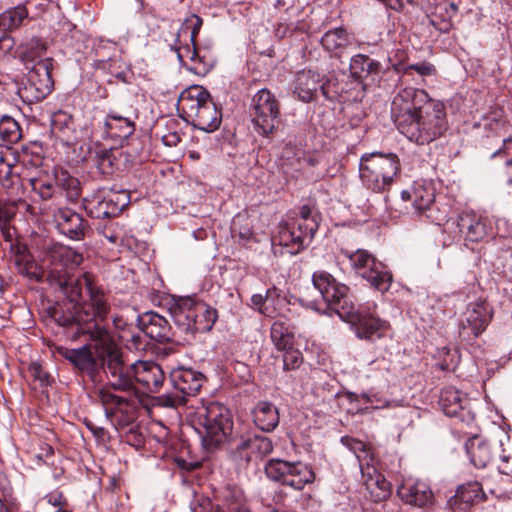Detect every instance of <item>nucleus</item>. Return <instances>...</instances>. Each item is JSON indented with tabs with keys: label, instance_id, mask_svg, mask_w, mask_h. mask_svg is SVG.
I'll return each mask as SVG.
<instances>
[{
	"label": "nucleus",
	"instance_id": "obj_1",
	"mask_svg": "<svg viewBox=\"0 0 512 512\" xmlns=\"http://www.w3.org/2000/svg\"><path fill=\"white\" fill-rule=\"evenodd\" d=\"M391 117L399 132L418 145L441 138L449 128L445 104L414 87H405L394 96Z\"/></svg>",
	"mask_w": 512,
	"mask_h": 512
},
{
	"label": "nucleus",
	"instance_id": "obj_2",
	"mask_svg": "<svg viewBox=\"0 0 512 512\" xmlns=\"http://www.w3.org/2000/svg\"><path fill=\"white\" fill-rule=\"evenodd\" d=\"M88 301L77 306L78 329L72 334V340L85 337L93 346H106L113 339L108 329L102 324L110 311V304L102 288L93 281L87 292Z\"/></svg>",
	"mask_w": 512,
	"mask_h": 512
},
{
	"label": "nucleus",
	"instance_id": "obj_3",
	"mask_svg": "<svg viewBox=\"0 0 512 512\" xmlns=\"http://www.w3.org/2000/svg\"><path fill=\"white\" fill-rule=\"evenodd\" d=\"M194 425L201 437L203 448L213 452L227 442L233 421L227 407L218 402H209L196 412Z\"/></svg>",
	"mask_w": 512,
	"mask_h": 512
},
{
	"label": "nucleus",
	"instance_id": "obj_4",
	"mask_svg": "<svg viewBox=\"0 0 512 512\" xmlns=\"http://www.w3.org/2000/svg\"><path fill=\"white\" fill-rule=\"evenodd\" d=\"M169 313L177 328L190 335L209 332L218 318L215 308L191 296L175 299Z\"/></svg>",
	"mask_w": 512,
	"mask_h": 512
},
{
	"label": "nucleus",
	"instance_id": "obj_5",
	"mask_svg": "<svg viewBox=\"0 0 512 512\" xmlns=\"http://www.w3.org/2000/svg\"><path fill=\"white\" fill-rule=\"evenodd\" d=\"M179 107L193 126L202 131L213 132L222 122L221 110L210 93L200 86L184 91L179 98Z\"/></svg>",
	"mask_w": 512,
	"mask_h": 512
},
{
	"label": "nucleus",
	"instance_id": "obj_6",
	"mask_svg": "<svg viewBox=\"0 0 512 512\" xmlns=\"http://www.w3.org/2000/svg\"><path fill=\"white\" fill-rule=\"evenodd\" d=\"M399 172L400 161L394 153L372 152L360 158V179L373 192L389 190Z\"/></svg>",
	"mask_w": 512,
	"mask_h": 512
},
{
	"label": "nucleus",
	"instance_id": "obj_7",
	"mask_svg": "<svg viewBox=\"0 0 512 512\" xmlns=\"http://www.w3.org/2000/svg\"><path fill=\"white\" fill-rule=\"evenodd\" d=\"M112 389L122 393L137 392L133 364L126 365L122 353L111 339L106 346H93Z\"/></svg>",
	"mask_w": 512,
	"mask_h": 512
},
{
	"label": "nucleus",
	"instance_id": "obj_8",
	"mask_svg": "<svg viewBox=\"0 0 512 512\" xmlns=\"http://www.w3.org/2000/svg\"><path fill=\"white\" fill-rule=\"evenodd\" d=\"M169 378L175 391L162 396L161 402L173 408L186 404L189 397L196 396L207 380L202 372L186 366L174 368Z\"/></svg>",
	"mask_w": 512,
	"mask_h": 512
},
{
	"label": "nucleus",
	"instance_id": "obj_9",
	"mask_svg": "<svg viewBox=\"0 0 512 512\" xmlns=\"http://www.w3.org/2000/svg\"><path fill=\"white\" fill-rule=\"evenodd\" d=\"M106 417L121 427L130 425L136 419L140 402L138 392L116 394L110 388H102L98 392Z\"/></svg>",
	"mask_w": 512,
	"mask_h": 512
},
{
	"label": "nucleus",
	"instance_id": "obj_10",
	"mask_svg": "<svg viewBox=\"0 0 512 512\" xmlns=\"http://www.w3.org/2000/svg\"><path fill=\"white\" fill-rule=\"evenodd\" d=\"M264 471L266 476L284 486L302 490L306 484L315 479L313 470L302 462H288L278 458L270 459Z\"/></svg>",
	"mask_w": 512,
	"mask_h": 512
},
{
	"label": "nucleus",
	"instance_id": "obj_11",
	"mask_svg": "<svg viewBox=\"0 0 512 512\" xmlns=\"http://www.w3.org/2000/svg\"><path fill=\"white\" fill-rule=\"evenodd\" d=\"M250 114L257 133L268 136L280 122L279 101L270 90L261 89L252 98Z\"/></svg>",
	"mask_w": 512,
	"mask_h": 512
},
{
	"label": "nucleus",
	"instance_id": "obj_12",
	"mask_svg": "<svg viewBox=\"0 0 512 512\" xmlns=\"http://www.w3.org/2000/svg\"><path fill=\"white\" fill-rule=\"evenodd\" d=\"M341 254L346 257L351 267L366 279L372 287L385 292L387 291L392 282V275L388 271L382 270V264L377 262L375 257L364 249H357L350 251L342 249Z\"/></svg>",
	"mask_w": 512,
	"mask_h": 512
},
{
	"label": "nucleus",
	"instance_id": "obj_13",
	"mask_svg": "<svg viewBox=\"0 0 512 512\" xmlns=\"http://www.w3.org/2000/svg\"><path fill=\"white\" fill-rule=\"evenodd\" d=\"M339 317L352 324L358 338L374 340L383 337L388 323L375 317L371 312L357 307L353 302H345Z\"/></svg>",
	"mask_w": 512,
	"mask_h": 512
},
{
	"label": "nucleus",
	"instance_id": "obj_14",
	"mask_svg": "<svg viewBox=\"0 0 512 512\" xmlns=\"http://www.w3.org/2000/svg\"><path fill=\"white\" fill-rule=\"evenodd\" d=\"M52 66V58L40 59L31 67L26 66L29 71L27 81L21 90L23 98L29 102H38L50 94L53 89Z\"/></svg>",
	"mask_w": 512,
	"mask_h": 512
},
{
	"label": "nucleus",
	"instance_id": "obj_15",
	"mask_svg": "<svg viewBox=\"0 0 512 512\" xmlns=\"http://www.w3.org/2000/svg\"><path fill=\"white\" fill-rule=\"evenodd\" d=\"M312 284L322 296L323 300L332 307L339 315L345 302H353L350 288L336 280V278L325 270H316L312 274Z\"/></svg>",
	"mask_w": 512,
	"mask_h": 512
},
{
	"label": "nucleus",
	"instance_id": "obj_16",
	"mask_svg": "<svg viewBox=\"0 0 512 512\" xmlns=\"http://www.w3.org/2000/svg\"><path fill=\"white\" fill-rule=\"evenodd\" d=\"M492 319V310L485 300L470 303L460 323L459 336L466 341L479 337Z\"/></svg>",
	"mask_w": 512,
	"mask_h": 512
},
{
	"label": "nucleus",
	"instance_id": "obj_17",
	"mask_svg": "<svg viewBox=\"0 0 512 512\" xmlns=\"http://www.w3.org/2000/svg\"><path fill=\"white\" fill-rule=\"evenodd\" d=\"M457 227L465 241L480 242L492 236L490 220L473 211L462 212L458 216Z\"/></svg>",
	"mask_w": 512,
	"mask_h": 512
},
{
	"label": "nucleus",
	"instance_id": "obj_18",
	"mask_svg": "<svg viewBox=\"0 0 512 512\" xmlns=\"http://www.w3.org/2000/svg\"><path fill=\"white\" fill-rule=\"evenodd\" d=\"M18 157L12 147L0 145V185L10 194H18L21 178L17 171Z\"/></svg>",
	"mask_w": 512,
	"mask_h": 512
},
{
	"label": "nucleus",
	"instance_id": "obj_19",
	"mask_svg": "<svg viewBox=\"0 0 512 512\" xmlns=\"http://www.w3.org/2000/svg\"><path fill=\"white\" fill-rule=\"evenodd\" d=\"M401 198L403 201L412 202L416 214L423 215L432 222L438 221V219L432 215V206L435 201V191L433 187L416 182L411 189L401 192Z\"/></svg>",
	"mask_w": 512,
	"mask_h": 512
},
{
	"label": "nucleus",
	"instance_id": "obj_20",
	"mask_svg": "<svg viewBox=\"0 0 512 512\" xmlns=\"http://www.w3.org/2000/svg\"><path fill=\"white\" fill-rule=\"evenodd\" d=\"M136 384L144 392L157 393L165 382V374L161 366L152 361H138L133 363Z\"/></svg>",
	"mask_w": 512,
	"mask_h": 512
},
{
	"label": "nucleus",
	"instance_id": "obj_21",
	"mask_svg": "<svg viewBox=\"0 0 512 512\" xmlns=\"http://www.w3.org/2000/svg\"><path fill=\"white\" fill-rule=\"evenodd\" d=\"M53 219L61 234L72 240H82L88 225L86 220L69 208H58L53 213Z\"/></svg>",
	"mask_w": 512,
	"mask_h": 512
},
{
	"label": "nucleus",
	"instance_id": "obj_22",
	"mask_svg": "<svg viewBox=\"0 0 512 512\" xmlns=\"http://www.w3.org/2000/svg\"><path fill=\"white\" fill-rule=\"evenodd\" d=\"M137 326L145 336L160 343L172 339L171 325L161 315L149 311L137 316Z\"/></svg>",
	"mask_w": 512,
	"mask_h": 512
},
{
	"label": "nucleus",
	"instance_id": "obj_23",
	"mask_svg": "<svg viewBox=\"0 0 512 512\" xmlns=\"http://www.w3.org/2000/svg\"><path fill=\"white\" fill-rule=\"evenodd\" d=\"M61 355L68 360L80 372L94 378L98 372L99 358L94 357L92 353V344L86 343L80 348L68 349L60 351Z\"/></svg>",
	"mask_w": 512,
	"mask_h": 512
},
{
	"label": "nucleus",
	"instance_id": "obj_24",
	"mask_svg": "<svg viewBox=\"0 0 512 512\" xmlns=\"http://www.w3.org/2000/svg\"><path fill=\"white\" fill-rule=\"evenodd\" d=\"M398 496L407 504L426 507L433 503V493L425 482L405 481L397 489Z\"/></svg>",
	"mask_w": 512,
	"mask_h": 512
},
{
	"label": "nucleus",
	"instance_id": "obj_25",
	"mask_svg": "<svg viewBox=\"0 0 512 512\" xmlns=\"http://www.w3.org/2000/svg\"><path fill=\"white\" fill-rule=\"evenodd\" d=\"M321 89L324 96L327 95L325 91V84L322 83L320 75L311 70H303L298 72L295 79L294 93L303 102H309L314 99L318 89Z\"/></svg>",
	"mask_w": 512,
	"mask_h": 512
},
{
	"label": "nucleus",
	"instance_id": "obj_26",
	"mask_svg": "<svg viewBox=\"0 0 512 512\" xmlns=\"http://www.w3.org/2000/svg\"><path fill=\"white\" fill-rule=\"evenodd\" d=\"M29 184L34 193L43 201L55 200L60 202L62 192L58 191L56 171H40L29 179Z\"/></svg>",
	"mask_w": 512,
	"mask_h": 512
},
{
	"label": "nucleus",
	"instance_id": "obj_27",
	"mask_svg": "<svg viewBox=\"0 0 512 512\" xmlns=\"http://www.w3.org/2000/svg\"><path fill=\"white\" fill-rule=\"evenodd\" d=\"M115 195L104 197L101 195H93L84 199V208L86 212L93 218L103 219L116 216L125 205L119 206L114 199Z\"/></svg>",
	"mask_w": 512,
	"mask_h": 512
},
{
	"label": "nucleus",
	"instance_id": "obj_28",
	"mask_svg": "<svg viewBox=\"0 0 512 512\" xmlns=\"http://www.w3.org/2000/svg\"><path fill=\"white\" fill-rule=\"evenodd\" d=\"M94 281V276L88 272L79 276H68L59 280L60 290L65 294L71 303L78 306L82 303L83 290L88 292Z\"/></svg>",
	"mask_w": 512,
	"mask_h": 512
},
{
	"label": "nucleus",
	"instance_id": "obj_29",
	"mask_svg": "<svg viewBox=\"0 0 512 512\" xmlns=\"http://www.w3.org/2000/svg\"><path fill=\"white\" fill-rule=\"evenodd\" d=\"M354 43V38L343 27H337L324 33L321 38L322 47L336 57H340Z\"/></svg>",
	"mask_w": 512,
	"mask_h": 512
},
{
	"label": "nucleus",
	"instance_id": "obj_30",
	"mask_svg": "<svg viewBox=\"0 0 512 512\" xmlns=\"http://www.w3.org/2000/svg\"><path fill=\"white\" fill-rule=\"evenodd\" d=\"M486 498L482 485L477 481H470L458 487L456 494L451 497L448 504L451 508L464 504L465 507L477 504Z\"/></svg>",
	"mask_w": 512,
	"mask_h": 512
},
{
	"label": "nucleus",
	"instance_id": "obj_31",
	"mask_svg": "<svg viewBox=\"0 0 512 512\" xmlns=\"http://www.w3.org/2000/svg\"><path fill=\"white\" fill-rule=\"evenodd\" d=\"M467 403V398L454 387H445L440 393L439 405L449 417L460 416Z\"/></svg>",
	"mask_w": 512,
	"mask_h": 512
},
{
	"label": "nucleus",
	"instance_id": "obj_32",
	"mask_svg": "<svg viewBox=\"0 0 512 512\" xmlns=\"http://www.w3.org/2000/svg\"><path fill=\"white\" fill-rule=\"evenodd\" d=\"M255 425L262 431L270 432L279 424V412L271 402L261 401L253 410Z\"/></svg>",
	"mask_w": 512,
	"mask_h": 512
},
{
	"label": "nucleus",
	"instance_id": "obj_33",
	"mask_svg": "<svg viewBox=\"0 0 512 512\" xmlns=\"http://www.w3.org/2000/svg\"><path fill=\"white\" fill-rule=\"evenodd\" d=\"M366 464V468L361 465V472L363 477H365V485L367 489L370 490L371 493L375 494L377 500L386 499L391 492L390 482L387 481L381 473H378L374 467H370L368 461Z\"/></svg>",
	"mask_w": 512,
	"mask_h": 512
},
{
	"label": "nucleus",
	"instance_id": "obj_34",
	"mask_svg": "<svg viewBox=\"0 0 512 512\" xmlns=\"http://www.w3.org/2000/svg\"><path fill=\"white\" fill-rule=\"evenodd\" d=\"M104 126L113 137L128 138L135 131V123L128 117L111 111L107 114Z\"/></svg>",
	"mask_w": 512,
	"mask_h": 512
},
{
	"label": "nucleus",
	"instance_id": "obj_35",
	"mask_svg": "<svg viewBox=\"0 0 512 512\" xmlns=\"http://www.w3.org/2000/svg\"><path fill=\"white\" fill-rule=\"evenodd\" d=\"M466 451L477 468H485L493 458L490 445L477 437L466 443Z\"/></svg>",
	"mask_w": 512,
	"mask_h": 512
},
{
	"label": "nucleus",
	"instance_id": "obj_36",
	"mask_svg": "<svg viewBox=\"0 0 512 512\" xmlns=\"http://www.w3.org/2000/svg\"><path fill=\"white\" fill-rule=\"evenodd\" d=\"M380 63L364 54H357L351 58L350 73L357 80H363L368 76L378 74Z\"/></svg>",
	"mask_w": 512,
	"mask_h": 512
},
{
	"label": "nucleus",
	"instance_id": "obj_37",
	"mask_svg": "<svg viewBox=\"0 0 512 512\" xmlns=\"http://www.w3.org/2000/svg\"><path fill=\"white\" fill-rule=\"evenodd\" d=\"M48 256L52 262H58L66 267H77L83 262V255L69 246L62 244L53 245Z\"/></svg>",
	"mask_w": 512,
	"mask_h": 512
},
{
	"label": "nucleus",
	"instance_id": "obj_38",
	"mask_svg": "<svg viewBox=\"0 0 512 512\" xmlns=\"http://www.w3.org/2000/svg\"><path fill=\"white\" fill-rule=\"evenodd\" d=\"M457 13L458 5L455 2L440 4L436 8L431 22L440 32L448 33L453 28L452 19Z\"/></svg>",
	"mask_w": 512,
	"mask_h": 512
},
{
	"label": "nucleus",
	"instance_id": "obj_39",
	"mask_svg": "<svg viewBox=\"0 0 512 512\" xmlns=\"http://www.w3.org/2000/svg\"><path fill=\"white\" fill-rule=\"evenodd\" d=\"M58 191L62 192V198L68 201H75L81 195L80 182L71 176L67 171H56Z\"/></svg>",
	"mask_w": 512,
	"mask_h": 512
},
{
	"label": "nucleus",
	"instance_id": "obj_40",
	"mask_svg": "<svg viewBox=\"0 0 512 512\" xmlns=\"http://www.w3.org/2000/svg\"><path fill=\"white\" fill-rule=\"evenodd\" d=\"M240 450H249L255 457H265L273 451V443L270 438L263 435H254L241 441Z\"/></svg>",
	"mask_w": 512,
	"mask_h": 512
},
{
	"label": "nucleus",
	"instance_id": "obj_41",
	"mask_svg": "<svg viewBox=\"0 0 512 512\" xmlns=\"http://www.w3.org/2000/svg\"><path fill=\"white\" fill-rule=\"evenodd\" d=\"M271 341L277 350L282 351L293 346L294 335L282 321H275L270 329Z\"/></svg>",
	"mask_w": 512,
	"mask_h": 512
},
{
	"label": "nucleus",
	"instance_id": "obj_42",
	"mask_svg": "<svg viewBox=\"0 0 512 512\" xmlns=\"http://www.w3.org/2000/svg\"><path fill=\"white\" fill-rule=\"evenodd\" d=\"M27 16L28 11L25 6L19 5L10 8L0 14V29L13 31L22 25Z\"/></svg>",
	"mask_w": 512,
	"mask_h": 512
},
{
	"label": "nucleus",
	"instance_id": "obj_43",
	"mask_svg": "<svg viewBox=\"0 0 512 512\" xmlns=\"http://www.w3.org/2000/svg\"><path fill=\"white\" fill-rule=\"evenodd\" d=\"M216 59L211 51L207 48L197 49V56L193 59L189 70L196 75L205 76L214 67Z\"/></svg>",
	"mask_w": 512,
	"mask_h": 512
},
{
	"label": "nucleus",
	"instance_id": "obj_44",
	"mask_svg": "<svg viewBox=\"0 0 512 512\" xmlns=\"http://www.w3.org/2000/svg\"><path fill=\"white\" fill-rule=\"evenodd\" d=\"M288 224L300 236V244H305V246L312 241L319 226L318 219H293Z\"/></svg>",
	"mask_w": 512,
	"mask_h": 512
},
{
	"label": "nucleus",
	"instance_id": "obj_45",
	"mask_svg": "<svg viewBox=\"0 0 512 512\" xmlns=\"http://www.w3.org/2000/svg\"><path fill=\"white\" fill-rule=\"evenodd\" d=\"M0 138L9 144L16 143L21 139V129L15 119L10 116L0 118Z\"/></svg>",
	"mask_w": 512,
	"mask_h": 512
},
{
	"label": "nucleus",
	"instance_id": "obj_46",
	"mask_svg": "<svg viewBox=\"0 0 512 512\" xmlns=\"http://www.w3.org/2000/svg\"><path fill=\"white\" fill-rule=\"evenodd\" d=\"M277 237L280 245L291 247V253H297L305 247V244H300V236L288 223L280 226Z\"/></svg>",
	"mask_w": 512,
	"mask_h": 512
},
{
	"label": "nucleus",
	"instance_id": "obj_47",
	"mask_svg": "<svg viewBox=\"0 0 512 512\" xmlns=\"http://www.w3.org/2000/svg\"><path fill=\"white\" fill-rule=\"evenodd\" d=\"M47 50L45 42H43L40 38H32L26 45L23 47L21 52V59L26 63V66L29 63H33L37 58H41L45 55Z\"/></svg>",
	"mask_w": 512,
	"mask_h": 512
},
{
	"label": "nucleus",
	"instance_id": "obj_48",
	"mask_svg": "<svg viewBox=\"0 0 512 512\" xmlns=\"http://www.w3.org/2000/svg\"><path fill=\"white\" fill-rule=\"evenodd\" d=\"M115 157L111 149L101 148L96 151L95 165L102 175L113 173Z\"/></svg>",
	"mask_w": 512,
	"mask_h": 512
},
{
	"label": "nucleus",
	"instance_id": "obj_49",
	"mask_svg": "<svg viewBox=\"0 0 512 512\" xmlns=\"http://www.w3.org/2000/svg\"><path fill=\"white\" fill-rule=\"evenodd\" d=\"M144 334L139 329L138 332L129 331L127 333L120 334V339L124 342L126 348L131 351H145L147 348V341L145 337L142 335Z\"/></svg>",
	"mask_w": 512,
	"mask_h": 512
},
{
	"label": "nucleus",
	"instance_id": "obj_50",
	"mask_svg": "<svg viewBox=\"0 0 512 512\" xmlns=\"http://www.w3.org/2000/svg\"><path fill=\"white\" fill-rule=\"evenodd\" d=\"M202 25V18L196 14H192L185 20L184 24L182 25L178 33V38L182 36H189L190 42H196V37L199 34Z\"/></svg>",
	"mask_w": 512,
	"mask_h": 512
},
{
	"label": "nucleus",
	"instance_id": "obj_51",
	"mask_svg": "<svg viewBox=\"0 0 512 512\" xmlns=\"http://www.w3.org/2000/svg\"><path fill=\"white\" fill-rule=\"evenodd\" d=\"M485 128L500 134L502 130L506 128V122L504 120V112L501 108H493L490 113L483 117Z\"/></svg>",
	"mask_w": 512,
	"mask_h": 512
},
{
	"label": "nucleus",
	"instance_id": "obj_52",
	"mask_svg": "<svg viewBox=\"0 0 512 512\" xmlns=\"http://www.w3.org/2000/svg\"><path fill=\"white\" fill-rule=\"evenodd\" d=\"M341 442L343 445H345L347 448H349L353 453L356 454L360 466L363 465L362 462L367 460V457L369 455L368 453V446L366 443L357 440L355 438L351 437H342Z\"/></svg>",
	"mask_w": 512,
	"mask_h": 512
},
{
	"label": "nucleus",
	"instance_id": "obj_53",
	"mask_svg": "<svg viewBox=\"0 0 512 512\" xmlns=\"http://www.w3.org/2000/svg\"><path fill=\"white\" fill-rule=\"evenodd\" d=\"M52 318L60 326L75 329L71 334H74L78 329V320L76 319L77 307H75L74 314H65L63 310L55 308L52 313ZM71 336L72 335H70V337Z\"/></svg>",
	"mask_w": 512,
	"mask_h": 512
},
{
	"label": "nucleus",
	"instance_id": "obj_54",
	"mask_svg": "<svg viewBox=\"0 0 512 512\" xmlns=\"http://www.w3.org/2000/svg\"><path fill=\"white\" fill-rule=\"evenodd\" d=\"M283 351V369L290 371L299 368L303 362L302 353L298 349H294L293 346Z\"/></svg>",
	"mask_w": 512,
	"mask_h": 512
},
{
	"label": "nucleus",
	"instance_id": "obj_55",
	"mask_svg": "<svg viewBox=\"0 0 512 512\" xmlns=\"http://www.w3.org/2000/svg\"><path fill=\"white\" fill-rule=\"evenodd\" d=\"M171 49L177 52L178 60L185 64L186 60H190L191 62L197 56V49L195 42H191V45L186 44L184 46H176L175 43L171 45Z\"/></svg>",
	"mask_w": 512,
	"mask_h": 512
},
{
	"label": "nucleus",
	"instance_id": "obj_56",
	"mask_svg": "<svg viewBox=\"0 0 512 512\" xmlns=\"http://www.w3.org/2000/svg\"><path fill=\"white\" fill-rule=\"evenodd\" d=\"M16 204L0 201V227L4 230L16 215Z\"/></svg>",
	"mask_w": 512,
	"mask_h": 512
},
{
	"label": "nucleus",
	"instance_id": "obj_57",
	"mask_svg": "<svg viewBox=\"0 0 512 512\" xmlns=\"http://www.w3.org/2000/svg\"><path fill=\"white\" fill-rule=\"evenodd\" d=\"M232 237L237 239L238 243L246 246L247 243L253 238V231L250 227H238L236 222L233 223L231 228Z\"/></svg>",
	"mask_w": 512,
	"mask_h": 512
},
{
	"label": "nucleus",
	"instance_id": "obj_58",
	"mask_svg": "<svg viewBox=\"0 0 512 512\" xmlns=\"http://www.w3.org/2000/svg\"><path fill=\"white\" fill-rule=\"evenodd\" d=\"M412 70L416 71L421 76H431L436 73L435 66L429 62L409 65L404 69V74L409 75Z\"/></svg>",
	"mask_w": 512,
	"mask_h": 512
},
{
	"label": "nucleus",
	"instance_id": "obj_59",
	"mask_svg": "<svg viewBox=\"0 0 512 512\" xmlns=\"http://www.w3.org/2000/svg\"><path fill=\"white\" fill-rule=\"evenodd\" d=\"M29 372L35 380H38L41 383V385L49 384L50 376L47 372L43 370L42 366L39 363H31L29 366Z\"/></svg>",
	"mask_w": 512,
	"mask_h": 512
},
{
	"label": "nucleus",
	"instance_id": "obj_60",
	"mask_svg": "<svg viewBox=\"0 0 512 512\" xmlns=\"http://www.w3.org/2000/svg\"><path fill=\"white\" fill-rule=\"evenodd\" d=\"M72 117L67 115L66 113L58 112L54 115L52 120L53 126L55 129H62L63 127L69 128L70 124H72Z\"/></svg>",
	"mask_w": 512,
	"mask_h": 512
},
{
	"label": "nucleus",
	"instance_id": "obj_61",
	"mask_svg": "<svg viewBox=\"0 0 512 512\" xmlns=\"http://www.w3.org/2000/svg\"><path fill=\"white\" fill-rule=\"evenodd\" d=\"M19 272L31 279L39 280L41 275L37 272V266L34 263L27 262L24 266L19 265Z\"/></svg>",
	"mask_w": 512,
	"mask_h": 512
},
{
	"label": "nucleus",
	"instance_id": "obj_62",
	"mask_svg": "<svg viewBox=\"0 0 512 512\" xmlns=\"http://www.w3.org/2000/svg\"><path fill=\"white\" fill-rule=\"evenodd\" d=\"M266 299L262 294H254L251 297L252 305L263 315H268L267 307H265Z\"/></svg>",
	"mask_w": 512,
	"mask_h": 512
},
{
	"label": "nucleus",
	"instance_id": "obj_63",
	"mask_svg": "<svg viewBox=\"0 0 512 512\" xmlns=\"http://www.w3.org/2000/svg\"><path fill=\"white\" fill-rule=\"evenodd\" d=\"M162 141L166 146L174 147L181 141V135L176 132H168L162 135Z\"/></svg>",
	"mask_w": 512,
	"mask_h": 512
},
{
	"label": "nucleus",
	"instance_id": "obj_64",
	"mask_svg": "<svg viewBox=\"0 0 512 512\" xmlns=\"http://www.w3.org/2000/svg\"><path fill=\"white\" fill-rule=\"evenodd\" d=\"M113 325L114 327L119 330L121 332V334L123 333H127L130 331V325L128 324V322L123 318V316L121 315H115L113 317Z\"/></svg>",
	"mask_w": 512,
	"mask_h": 512
}]
</instances>
